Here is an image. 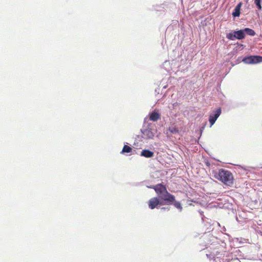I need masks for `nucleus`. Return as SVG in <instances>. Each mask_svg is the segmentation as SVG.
<instances>
[{
    "label": "nucleus",
    "instance_id": "f03ea898",
    "mask_svg": "<svg viewBox=\"0 0 262 262\" xmlns=\"http://www.w3.org/2000/svg\"><path fill=\"white\" fill-rule=\"evenodd\" d=\"M215 178L227 186H231L233 184L234 178L230 171L221 169L215 175Z\"/></svg>",
    "mask_w": 262,
    "mask_h": 262
},
{
    "label": "nucleus",
    "instance_id": "423d86ee",
    "mask_svg": "<svg viewBox=\"0 0 262 262\" xmlns=\"http://www.w3.org/2000/svg\"><path fill=\"white\" fill-rule=\"evenodd\" d=\"M221 114V109L220 108H219L214 112L213 114L210 115L209 121L210 123L211 126L214 124L216 119L220 116Z\"/></svg>",
    "mask_w": 262,
    "mask_h": 262
},
{
    "label": "nucleus",
    "instance_id": "f257e3e1",
    "mask_svg": "<svg viewBox=\"0 0 262 262\" xmlns=\"http://www.w3.org/2000/svg\"><path fill=\"white\" fill-rule=\"evenodd\" d=\"M152 188L156 191L159 197L158 199L164 202L165 204L171 205L174 200V196L168 192L165 185L158 184L154 186Z\"/></svg>",
    "mask_w": 262,
    "mask_h": 262
},
{
    "label": "nucleus",
    "instance_id": "ddd939ff",
    "mask_svg": "<svg viewBox=\"0 0 262 262\" xmlns=\"http://www.w3.org/2000/svg\"><path fill=\"white\" fill-rule=\"evenodd\" d=\"M262 0H255L254 3L258 8V9L260 10L261 9V2Z\"/></svg>",
    "mask_w": 262,
    "mask_h": 262
},
{
    "label": "nucleus",
    "instance_id": "2eb2a0df",
    "mask_svg": "<svg viewBox=\"0 0 262 262\" xmlns=\"http://www.w3.org/2000/svg\"><path fill=\"white\" fill-rule=\"evenodd\" d=\"M226 37L228 39L232 40H234L235 38V37H234V34H232L231 33H228L227 34Z\"/></svg>",
    "mask_w": 262,
    "mask_h": 262
},
{
    "label": "nucleus",
    "instance_id": "4468645a",
    "mask_svg": "<svg viewBox=\"0 0 262 262\" xmlns=\"http://www.w3.org/2000/svg\"><path fill=\"white\" fill-rule=\"evenodd\" d=\"M240 15V10L234 9V11L232 13V15L234 17L239 16Z\"/></svg>",
    "mask_w": 262,
    "mask_h": 262
},
{
    "label": "nucleus",
    "instance_id": "f8f14e48",
    "mask_svg": "<svg viewBox=\"0 0 262 262\" xmlns=\"http://www.w3.org/2000/svg\"><path fill=\"white\" fill-rule=\"evenodd\" d=\"M168 130L172 134H177L178 133L179 130L177 128L174 126L169 127L168 128Z\"/></svg>",
    "mask_w": 262,
    "mask_h": 262
},
{
    "label": "nucleus",
    "instance_id": "9d476101",
    "mask_svg": "<svg viewBox=\"0 0 262 262\" xmlns=\"http://www.w3.org/2000/svg\"><path fill=\"white\" fill-rule=\"evenodd\" d=\"M132 149H133L132 148H131L129 146L125 145L123 146V149H122V150L121 152L122 154H123V153H128V152H131L132 151Z\"/></svg>",
    "mask_w": 262,
    "mask_h": 262
},
{
    "label": "nucleus",
    "instance_id": "0eeeda50",
    "mask_svg": "<svg viewBox=\"0 0 262 262\" xmlns=\"http://www.w3.org/2000/svg\"><path fill=\"white\" fill-rule=\"evenodd\" d=\"M160 119V114L156 112H152L149 114V119L152 121H157Z\"/></svg>",
    "mask_w": 262,
    "mask_h": 262
},
{
    "label": "nucleus",
    "instance_id": "1a4fd4ad",
    "mask_svg": "<svg viewBox=\"0 0 262 262\" xmlns=\"http://www.w3.org/2000/svg\"><path fill=\"white\" fill-rule=\"evenodd\" d=\"M143 133L144 136H147L148 138H152L154 136L153 133L148 129H145Z\"/></svg>",
    "mask_w": 262,
    "mask_h": 262
},
{
    "label": "nucleus",
    "instance_id": "6e6552de",
    "mask_svg": "<svg viewBox=\"0 0 262 262\" xmlns=\"http://www.w3.org/2000/svg\"><path fill=\"white\" fill-rule=\"evenodd\" d=\"M140 155L145 158H151L154 157V153L149 150L144 149L141 151Z\"/></svg>",
    "mask_w": 262,
    "mask_h": 262
},
{
    "label": "nucleus",
    "instance_id": "f3484780",
    "mask_svg": "<svg viewBox=\"0 0 262 262\" xmlns=\"http://www.w3.org/2000/svg\"><path fill=\"white\" fill-rule=\"evenodd\" d=\"M167 209L168 210H169V209H170V208H166V207H163V208H162V210H165V209Z\"/></svg>",
    "mask_w": 262,
    "mask_h": 262
},
{
    "label": "nucleus",
    "instance_id": "39448f33",
    "mask_svg": "<svg viewBox=\"0 0 262 262\" xmlns=\"http://www.w3.org/2000/svg\"><path fill=\"white\" fill-rule=\"evenodd\" d=\"M159 205H165V203L159 200L157 197H154L150 199L148 201V206L151 209H154Z\"/></svg>",
    "mask_w": 262,
    "mask_h": 262
},
{
    "label": "nucleus",
    "instance_id": "7ed1b4c3",
    "mask_svg": "<svg viewBox=\"0 0 262 262\" xmlns=\"http://www.w3.org/2000/svg\"><path fill=\"white\" fill-rule=\"evenodd\" d=\"M255 34V31L248 28L234 32V37H235V38L237 39H243L245 38L246 35L253 36H254Z\"/></svg>",
    "mask_w": 262,
    "mask_h": 262
},
{
    "label": "nucleus",
    "instance_id": "20e7f679",
    "mask_svg": "<svg viewBox=\"0 0 262 262\" xmlns=\"http://www.w3.org/2000/svg\"><path fill=\"white\" fill-rule=\"evenodd\" d=\"M243 61L247 64H256L262 62V56H249L245 57Z\"/></svg>",
    "mask_w": 262,
    "mask_h": 262
},
{
    "label": "nucleus",
    "instance_id": "dca6fc26",
    "mask_svg": "<svg viewBox=\"0 0 262 262\" xmlns=\"http://www.w3.org/2000/svg\"><path fill=\"white\" fill-rule=\"evenodd\" d=\"M241 6H242V3H239L235 8V9H239L240 10L241 9Z\"/></svg>",
    "mask_w": 262,
    "mask_h": 262
},
{
    "label": "nucleus",
    "instance_id": "9b49d317",
    "mask_svg": "<svg viewBox=\"0 0 262 262\" xmlns=\"http://www.w3.org/2000/svg\"><path fill=\"white\" fill-rule=\"evenodd\" d=\"M171 204H173L175 207L179 209L180 211H182V207L181 203L179 202L176 201L175 199Z\"/></svg>",
    "mask_w": 262,
    "mask_h": 262
}]
</instances>
